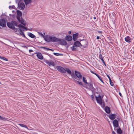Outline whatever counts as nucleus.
Here are the masks:
<instances>
[{"instance_id":"14","label":"nucleus","mask_w":134,"mask_h":134,"mask_svg":"<svg viewBox=\"0 0 134 134\" xmlns=\"http://www.w3.org/2000/svg\"><path fill=\"white\" fill-rule=\"evenodd\" d=\"M79 34L78 33H76L74 34L73 35V39L74 41H76L78 38Z\"/></svg>"},{"instance_id":"1","label":"nucleus","mask_w":134,"mask_h":134,"mask_svg":"<svg viewBox=\"0 0 134 134\" xmlns=\"http://www.w3.org/2000/svg\"><path fill=\"white\" fill-rule=\"evenodd\" d=\"M18 26L20 28V31H21V35L22 36H23L24 37H25V36L24 35V33L22 32V30L24 31V30L25 29L26 31H27V28L21 24L19 25Z\"/></svg>"},{"instance_id":"47","label":"nucleus","mask_w":134,"mask_h":134,"mask_svg":"<svg viewBox=\"0 0 134 134\" xmlns=\"http://www.w3.org/2000/svg\"><path fill=\"white\" fill-rule=\"evenodd\" d=\"M33 51V50L32 49H30L29 50V52L30 53H31V52H32Z\"/></svg>"},{"instance_id":"56","label":"nucleus","mask_w":134,"mask_h":134,"mask_svg":"<svg viewBox=\"0 0 134 134\" xmlns=\"http://www.w3.org/2000/svg\"><path fill=\"white\" fill-rule=\"evenodd\" d=\"M103 63L104 64V65H105V66L106 65V64H105V62H104V63Z\"/></svg>"},{"instance_id":"22","label":"nucleus","mask_w":134,"mask_h":134,"mask_svg":"<svg viewBox=\"0 0 134 134\" xmlns=\"http://www.w3.org/2000/svg\"><path fill=\"white\" fill-rule=\"evenodd\" d=\"M28 35L29 37L32 38H34L36 37L34 35L31 33H28Z\"/></svg>"},{"instance_id":"18","label":"nucleus","mask_w":134,"mask_h":134,"mask_svg":"<svg viewBox=\"0 0 134 134\" xmlns=\"http://www.w3.org/2000/svg\"><path fill=\"white\" fill-rule=\"evenodd\" d=\"M105 111L107 113H109L110 112V108L107 106H106L105 108Z\"/></svg>"},{"instance_id":"38","label":"nucleus","mask_w":134,"mask_h":134,"mask_svg":"<svg viewBox=\"0 0 134 134\" xmlns=\"http://www.w3.org/2000/svg\"><path fill=\"white\" fill-rule=\"evenodd\" d=\"M90 72H91V73H92V74H94V75H95L96 76H97V75L98 74H97L96 73H95V72H93V71H92V70H90Z\"/></svg>"},{"instance_id":"43","label":"nucleus","mask_w":134,"mask_h":134,"mask_svg":"<svg viewBox=\"0 0 134 134\" xmlns=\"http://www.w3.org/2000/svg\"><path fill=\"white\" fill-rule=\"evenodd\" d=\"M40 35L42 37H43L44 38V37L45 36H44L41 32L39 33Z\"/></svg>"},{"instance_id":"25","label":"nucleus","mask_w":134,"mask_h":134,"mask_svg":"<svg viewBox=\"0 0 134 134\" xmlns=\"http://www.w3.org/2000/svg\"><path fill=\"white\" fill-rule=\"evenodd\" d=\"M17 13L18 16H21L22 15V13L19 10L17 11Z\"/></svg>"},{"instance_id":"34","label":"nucleus","mask_w":134,"mask_h":134,"mask_svg":"<svg viewBox=\"0 0 134 134\" xmlns=\"http://www.w3.org/2000/svg\"><path fill=\"white\" fill-rule=\"evenodd\" d=\"M98 77L99 79L102 82H103V80H102L101 77L99 76L98 74L96 76Z\"/></svg>"},{"instance_id":"28","label":"nucleus","mask_w":134,"mask_h":134,"mask_svg":"<svg viewBox=\"0 0 134 134\" xmlns=\"http://www.w3.org/2000/svg\"><path fill=\"white\" fill-rule=\"evenodd\" d=\"M83 82L86 84H88V83L85 77H83Z\"/></svg>"},{"instance_id":"36","label":"nucleus","mask_w":134,"mask_h":134,"mask_svg":"<svg viewBox=\"0 0 134 134\" xmlns=\"http://www.w3.org/2000/svg\"><path fill=\"white\" fill-rule=\"evenodd\" d=\"M14 7H15V6L14 5H12V6H9V8L10 9H14Z\"/></svg>"},{"instance_id":"30","label":"nucleus","mask_w":134,"mask_h":134,"mask_svg":"<svg viewBox=\"0 0 134 134\" xmlns=\"http://www.w3.org/2000/svg\"><path fill=\"white\" fill-rule=\"evenodd\" d=\"M75 82L76 83H77L79 85L83 86V84L82 82L79 81H77L75 80Z\"/></svg>"},{"instance_id":"60","label":"nucleus","mask_w":134,"mask_h":134,"mask_svg":"<svg viewBox=\"0 0 134 134\" xmlns=\"http://www.w3.org/2000/svg\"><path fill=\"white\" fill-rule=\"evenodd\" d=\"M17 2V0L16 1V2Z\"/></svg>"},{"instance_id":"58","label":"nucleus","mask_w":134,"mask_h":134,"mask_svg":"<svg viewBox=\"0 0 134 134\" xmlns=\"http://www.w3.org/2000/svg\"><path fill=\"white\" fill-rule=\"evenodd\" d=\"M25 47L26 48H27V47L26 46H25Z\"/></svg>"},{"instance_id":"13","label":"nucleus","mask_w":134,"mask_h":134,"mask_svg":"<svg viewBox=\"0 0 134 134\" xmlns=\"http://www.w3.org/2000/svg\"><path fill=\"white\" fill-rule=\"evenodd\" d=\"M75 74L77 77L79 79H81L82 77V76L80 73L77 71H75Z\"/></svg>"},{"instance_id":"11","label":"nucleus","mask_w":134,"mask_h":134,"mask_svg":"<svg viewBox=\"0 0 134 134\" xmlns=\"http://www.w3.org/2000/svg\"><path fill=\"white\" fill-rule=\"evenodd\" d=\"M45 62L49 66L51 65L52 66H54L55 65L54 63L52 61L49 62L47 60H46Z\"/></svg>"},{"instance_id":"57","label":"nucleus","mask_w":134,"mask_h":134,"mask_svg":"<svg viewBox=\"0 0 134 134\" xmlns=\"http://www.w3.org/2000/svg\"><path fill=\"white\" fill-rule=\"evenodd\" d=\"M94 19H96V17H94Z\"/></svg>"},{"instance_id":"55","label":"nucleus","mask_w":134,"mask_h":134,"mask_svg":"<svg viewBox=\"0 0 134 134\" xmlns=\"http://www.w3.org/2000/svg\"><path fill=\"white\" fill-rule=\"evenodd\" d=\"M50 51H54V50L53 49H50Z\"/></svg>"},{"instance_id":"49","label":"nucleus","mask_w":134,"mask_h":134,"mask_svg":"<svg viewBox=\"0 0 134 134\" xmlns=\"http://www.w3.org/2000/svg\"><path fill=\"white\" fill-rule=\"evenodd\" d=\"M112 132L113 134H116L115 132L113 131V130H112Z\"/></svg>"},{"instance_id":"27","label":"nucleus","mask_w":134,"mask_h":134,"mask_svg":"<svg viewBox=\"0 0 134 134\" xmlns=\"http://www.w3.org/2000/svg\"><path fill=\"white\" fill-rule=\"evenodd\" d=\"M18 125H19L21 127H25L26 129H28V128L27 126L26 125H24L23 124H18Z\"/></svg>"},{"instance_id":"44","label":"nucleus","mask_w":134,"mask_h":134,"mask_svg":"<svg viewBox=\"0 0 134 134\" xmlns=\"http://www.w3.org/2000/svg\"><path fill=\"white\" fill-rule=\"evenodd\" d=\"M73 76H71L72 77H73L75 79H76L77 78L76 77V76L75 75V74L74 73H73Z\"/></svg>"},{"instance_id":"2","label":"nucleus","mask_w":134,"mask_h":134,"mask_svg":"<svg viewBox=\"0 0 134 134\" xmlns=\"http://www.w3.org/2000/svg\"><path fill=\"white\" fill-rule=\"evenodd\" d=\"M57 69L60 72L65 73H66L65 69L60 66H57L56 67Z\"/></svg>"},{"instance_id":"31","label":"nucleus","mask_w":134,"mask_h":134,"mask_svg":"<svg viewBox=\"0 0 134 134\" xmlns=\"http://www.w3.org/2000/svg\"><path fill=\"white\" fill-rule=\"evenodd\" d=\"M53 54L56 56H59V55H62V54H61L59 53H54Z\"/></svg>"},{"instance_id":"50","label":"nucleus","mask_w":134,"mask_h":134,"mask_svg":"<svg viewBox=\"0 0 134 134\" xmlns=\"http://www.w3.org/2000/svg\"><path fill=\"white\" fill-rule=\"evenodd\" d=\"M101 60L102 61V62H103V63H104L105 62H104V60H103V59H101Z\"/></svg>"},{"instance_id":"7","label":"nucleus","mask_w":134,"mask_h":134,"mask_svg":"<svg viewBox=\"0 0 134 134\" xmlns=\"http://www.w3.org/2000/svg\"><path fill=\"white\" fill-rule=\"evenodd\" d=\"M7 25L8 27L14 30L15 28V27L14 26H13L12 22L10 23H7Z\"/></svg>"},{"instance_id":"17","label":"nucleus","mask_w":134,"mask_h":134,"mask_svg":"<svg viewBox=\"0 0 134 134\" xmlns=\"http://www.w3.org/2000/svg\"><path fill=\"white\" fill-rule=\"evenodd\" d=\"M109 118L111 120L114 119L116 118V115L114 114H111L109 116Z\"/></svg>"},{"instance_id":"48","label":"nucleus","mask_w":134,"mask_h":134,"mask_svg":"<svg viewBox=\"0 0 134 134\" xmlns=\"http://www.w3.org/2000/svg\"><path fill=\"white\" fill-rule=\"evenodd\" d=\"M91 98L93 100L94 99V97L93 95L91 96Z\"/></svg>"},{"instance_id":"53","label":"nucleus","mask_w":134,"mask_h":134,"mask_svg":"<svg viewBox=\"0 0 134 134\" xmlns=\"http://www.w3.org/2000/svg\"><path fill=\"white\" fill-rule=\"evenodd\" d=\"M98 33H100L101 34L102 33V31H98Z\"/></svg>"},{"instance_id":"23","label":"nucleus","mask_w":134,"mask_h":134,"mask_svg":"<svg viewBox=\"0 0 134 134\" xmlns=\"http://www.w3.org/2000/svg\"><path fill=\"white\" fill-rule=\"evenodd\" d=\"M116 132L120 134H121L122 133V131L120 128L117 129Z\"/></svg>"},{"instance_id":"9","label":"nucleus","mask_w":134,"mask_h":134,"mask_svg":"<svg viewBox=\"0 0 134 134\" xmlns=\"http://www.w3.org/2000/svg\"><path fill=\"white\" fill-rule=\"evenodd\" d=\"M36 56L37 58L40 60H42L43 57L42 54L40 52H37L36 53Z\"/></svg>"},{"instance_id":"3","label":"nucleus","mask_w":134,"mask_h":134,"mask_svg":"<svg viewBox=\"0 0 134 134\" xmlns=\"http://www.w3.org/2000/svg\"><path fill=\"white\" fill-rule=\"evenodd\" d=\"M6 19H1L0 20V25L3 27H5L6 26Z\"/></svg>"},{"instance_id":"20","label":"nucleus","mask_w":134,"mask_h":134,"mask_svg":"<svg viewBox=\"0 0 134 134\" xmlns=\"http://www.w3.org/2000/svg\"><path fill=\"white\" fill-rule=\"evenodd\" d=\"M65 39L68 41H70L72 40V37L71 36H68L66 37Z\"/></svg>"},{"instance_id":"59","label":"nucleus","mask_w":134,"mask_h":134,"mask_svg":"<svg viewBox=\"0 0 134 134\" xmlns=\"http://www.w3.org/2000/svg\"><path fill=\"white\" fill-rule=\"evenodd\" d=\"M82 40H80V41H82Z\"/></svg>"},{"instance_id":"52","label":"nucleus","mask_w":134,"mask_h":134,"mask_svg":"<svg viewBox=\"0 0 134 134\" xmlns=\"http://www.w3.org/2000/svg\"><path fill=\"white\" fill-rule=\"evenodd\" d=\"M99 39V36H97V39Z\"/></svg>"},{"instance_id":"39","label":"nucleus","mask_w":134,"mask_h":134,"mask_svg":"<svg viewBox=\"0 0 134 134\" xmlns=\"http://www.w3.org/2000/svg\"><path fill=\"white\" fill-rule=\"evenodd\" d=\"M109 82H110V85L112 86H113L114 84H113V82L111 80V81H109Z\"/></svg>"},{"instance_id":"41","label":"nucleus","mask_w":134,"mask_h":134,"mask_svg":"<svg viewBox=\"0 0 134 134\" xmlns=\"http://www.w3.org/2000/svg\"><path fill=\"white\" fill-rule=\"evenodd\" d=\"M24 21L23 20H21V22L20 23L24 25V26H25L26 24L25 23H24Z\"/></svg>"},{"instance_id":"46","label":"nucleus","mask_w":134,"mask_h":134,"mask_svg":"<svg viewBox=\"0 0 134 134\" xmlns=\"http://www.w3.org/2000/svg\"><path fill=\"white\" fill-rule=\"evenodd\" d=\"M107 76H108V79H109V81H111V79H110V77H109L108 75H107Z\"/></svg>"},{"instance_id":"19","label":"nucleus","mask_w":134,"mask_h":134,"mask_svg":"<svg viewBox=\"0 0 134 134\" xmlns=\"http://www.w3.org/2000/svg\"><path fill=\"white\" fill-rule=\"evenodd\" d=\"M88 85L89 86L90 88H91L92 91H94V88L93 87L92 84L91 83H88Z\"/></svg>"},{"instance_id":"35","label":"nucleus","mask_w":134,"mask_h":134,"mask_svg":"<svg viewBox=\"0 0 134 134\" xmlns=\"http://www.w3.org/2000/svg\"><path fill=\"white\" fill-rule=\"evenodd\" d=\"M0 119L2 120L5 121L6 120V119L5 118H3L1 116H0Z\"/></svg>"},{"instance_id":"8","label":"nucleus","mask_w":134,"mask_h":134,"mask_svg":"<svg viewBox=\"0 0 134 134\" xmlns=\"http://www.w3.org/2000/svg\"><path fill=\"white\" fill-rule=\"evenodd\" d=\"M58 41L59 42V43L60 44L66 45L67 43L66 41L64 40L60 39L59 38V40Z\"/></svg>"},{"instance_id":"4","label":"nucleus","mask_w":134,"mask_h":134,"mask_svg":"<svg viewBox=\"0 0 134 134\" xmlns=\"http://www.w3.org/2000/svg\"><path fill=\"white\" fill-rule=\"evenodd\" d=\"M96 99L97 103L100 104H102V100L100 96L99 95L98 97H96Z\"/></svg>"},{"instance_id":"10","label":"nucleus","mask_w":134,"mask_h":134,"mask_svg":"<svg viewBox=\"0 0 134 134\" xmlns=\"http://www.w3.org/2000/svg\"><path fill=\"white\" fill-rule=\"evenodd\" d=\"M113 124L114 127L115 128L119 126L118 122L117 120L116 119L114 120L113 121Z\"/></svg>"},{"instance_id":"37","label":"nucleus","mask_w":134,"mask_h":134,"mask_svg":"<svg viewBox=\"0 0 134 134\" xmlns=\"http://www.w3.org/2000/svg\"><path fill=\"white\" fill-rule=\"evenodd\" d=\"M99 57L100 59L101 60L102 59H103V57L102 56V55L101 54H99Z\"/></svg>"},{"instance_id":"29","label":"nucleus","mask_w":134,"mask_h":134,"mask_svg":"<svg viewBox=\"0 0 134 134\" xmlns=\"http://www.w3.org/2000/svg\"><path fill=\"white\" fill-rule=\"evenodd\" d=\"M21 16H18L17 17V18L18 20L20 23L21 22V20H23L22 18L20 19V17Z\"/></svg>"},{"instance_id":"32","label":"nucleus","mask_w":134,"mask_h":134,"mask_svg":"<svg viewBox=\"0 0 134 134\" xmlns=\"http://www.w3.org/2000/svg\"><path fill=\"white\" fill-rule=\"evenodd\" d=\"M71 48L72 51H75L77 50L75 46H73L71 47Z\"/></svg>"},{"instance_id":"54","label":"nucleus","mask_w":134,"mask_h":134,"mask_svg":"<svg viewBox=\"0 0 134 134\" xmlns=\"http://www.w3.org/2000/svg\"><path fill=\"white\" fill-rule=\"evenodd\" d=\"M119 95H120V96H121V93L119 92Z\"/></svg>"},{"instance_id":"45","label":"nucleus","mask_w":134,"mask_h":134,"mask_svg":"<svg viewBox=\"0 0 134 134\" xmlns=\"http://www.w3.org/2000/svg\"><path fill=\"white\" fill-rule=\"evenodd\" d=\"M100 105L102 106V107H104L105 106V105L104 103V102H103V103L102 102V104H100Z\"/></svg>"},{"instance_id":"26","label":"nucleus","mask_w":134,"mask_h":134,"mask_svg":"<svg viewBox=\"0 0 134 134\" xmlns=\"http://www.w3.org/2000/svg\"><path fill=\"white\" fill-rule=\"evenodd\" d=\"M12 23L13 24V26H17L18 25V23L17 22L14 21H12Z\"/></svg>"},{"instance_id":"51","label":"nucleus","mask_w":134,"mask_h":134,"mask_svg":"<svg viewBox=\"0 0 134 134\" xmlns=\"http://www.w3.org/2000/svg\"><path fill=\"white\" fill-rule=\"evenodd\" d=\"M71 31H69L68 32V34H71Z\"/></svg>"},{"instance_id":"40","label":"nucleus","mask_w":134,"mask_h":134,"mask_svg":"<svg viewBox=\"0 0 134 134\" xmlns=\"http://www.w3.org/2000/svg\"><path fill=\"white\" fill-rule=\"evenodd\" d=\"M43 48L44 49H46L48 51H49V50H50V49L48 48H46V47H43Z\"/></svg>"},{"instance_id":"21","label":"nucleus","mask_w":134,"mask_h":134,"mask_svg":"<svg viewBox=\"0 0 134 134\" xmlns=\"http://www.w3.org/2000/svg\"><path fill=\"white\" fill-rule=\"evenodd\" d=\"M66 72L69 74L71 76H73V73H72L71 71L68 68H66Z\"/></svg>"},{"instance_id":"12","label":"nucleus","mask_w":134,"mask_h":134,"mask_svg":"<svg viewBox=\"0 0 134 134\" xmlns=\"http://www.w3.org/2000/svg\"><path fill=\"white\" fill-rule=\"evenodd\" d=\"M59 40V38H57L54 37H51V42H58Z\"/></svg>"},{"instance_id":"5","label":"nucleus","mask_w":134,"mask_h":134,"mask_svg":"<svg viewBox=\"0 0 134 134\" xmlns=\"http://www.w3.org/2000/svg\"><path fill=\"white\" fill-rule=\"evenodd\" d=\"M44 39L47 42H51V36H45Z\"/></svg>"},{"instance_id":"42","label":"nucleus","mask_w":134,"mask_h":134,"mask_svg":"<svg viewBox=\"0 0 134 134\" xmlns=\"http://www.w3.org/2000/svg\"><path fill=\"white\" fill-rule=\"evenodd\" d=\"M24 21L23 20H21V22L20 23L24 25V26H25L26 24L25 23H24Z\"/></svg>"},{"instance_id":"6","label":"nucleus","mask_w":134,"mask_h":134,"mask_svg":"<svg viewBox=\"0 0 134 134\" xmlns=\"http://www.w3.org/2000/svg\"><path fill=\"white\" fill-rule=\"evenodd\" d=\"M18 7L20 10H23L24 9L25 7V4L23 3H21L19 5L18 4Z\"/></svg>"},{"instance_id":"24","label":"nucleus","mask_w":134,"mask_h":134,"mask_svg":"<svg viewBox=\"0 0 134 134\" xmlns=\"http://www.w3.org/2000/svg\"><path fill=\"white\" fill-rule=\"evenodd\" d=\"M31 1V0H24V1L26 5H27L30 3Z\"/></svg>"},{"instance_id":"33","label":"nucleus","mask_w":134,"mask_h":134,"mask_svg":"<svg viewBox=\"0 0 134 134\" xmlns=\"http://www.w3.org/2000/svg\"><path fill=\"white\" fill-rule=\"evenodd\" d=\"M0 58L1 59L4 60H5L6 61H8V60L7 58H6L5 57H4L0 56Z\"/></svg>"},{"instance_id":"16","label":"nucleus","mask_w":134,"mask_h":134,"mask_svg":"<svg viewBox=\"0 0 134 134\" xmlns=\"http://www.w3.org/2000/svg\"><path fill=\"white\" fill-rule=\"evenodd\" d=\"M74 45L77 47H80L82 46L80 43L79 41L75 42L74 43Z\"/></svg>"},{"instance_id":"15","label":"nucleus","mask_w":134,"mask_h":134,"mask_svg":"<svg viewBox=\"0 0 134 134\" xmlns=\"http://www.w3.org/2000/svg\"><path fill=\"white\" fill-rule=\"evenodd\" d=\"M125 40L126 42L130 43L131 41V38L130 37L127 36L125 38Z\"/></svg>"},{"instance_id":"61","label":"nucleus","mask_w":134,"mask_h":134,"mask_svg":"<svg viewBox=\"0 0 134 134\" xmlns=\"http://www.w3.org/2000/svg\"><path fill=\"white\" fill-rule=\"evenodd\" d=\"M0 84H1V83L0 82Z\"/></svg>"}]
</instances>
